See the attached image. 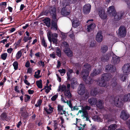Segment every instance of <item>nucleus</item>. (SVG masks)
Segmentation results:
<instances>
[{
	"label": "nucleus",
	"instance_id": "obj_1",
	"mask_svg": "<svg viewBox=\"0 0 130 130\" xmlns=\"http://www.w3.org/2000/svg\"><path fill=\"white\" fill-rule=\"evenodd\" d=\"M83 68V70L81 73L83 75V78L86 84H92V81L91 78H89L88 79H87V77L89 74V71L91 70V66L89 64L86 63L84 65Z\"/></svg>",
	"mask_w": 130,
	"mask_h": 130
},
{
	"label": "nucleus",
	"instance_id": "obj_2",
	"mask_svg": "<svg viewBox=\"0 0 130 130\" xmlns=\"http://www.w3.org/2000/svg\"><path fill=\"white\" fill-rule=\"evenodd\" d=\"M53 9L52 11L50 12V14L51 15H53L52 21V22L51 29H52L56 30L57 29V24L56 22L57 20L56 18V16L55 15L56 9L55 8H51V10Z\"/></svg>",
	"mask_w": 130,
	"mask_h": 130
},
{
	"label": "nucleus",
	"instance_id": "obj_3",
	"mask_svg": "<svg viewBox=\"0 0 130 130\" xmlns=\"http://www.w3.org/2000/svg\"><path fill=\"white\" fill-rule=\"evenodd\" d=\"M111 77L109 74L107 73L102 75L101 80L99 81V85L101 87H105L106 86V81L109 80Z\"/></svg>",
	"mask_w": 130,
	"mask_h": 130
},
{
	"label": "nucleus",
	"instance_id": "obj_4",
	"mask_svg": "<svg viewBox=\"0 0 130 130\" xmlns=\"http://www.w3.org/2000/svg\"><path fill=\"white\" fill-rule=\"evenodd\" d=\"M123 98L121 97H116L114 100L113 103L115 106L117 107H121L123 105V100L122 99Z\"/></svg>",
	"mask_w": 130,
	"mask_h": 130
},
{
	"label": "nucleus",
	"instance_id": "obj_5",
	"mask_svg": "<svg viewBox=\"0 0 130 130\" xmlns=\"http://www.w3.org/2000/svg\"><path fill=\"white\" fill-rule=\"evenodd\" d=\"M126 30L125 27L121 26L119 28L118 32V35L120 37H124L126 34Z\"/></svg>",
	"mask_w": 130,
	"mask_h": 130
},
{
	"label": "nucleus",
	"instance_id": "obj_6",
	"mask_svg": "<svg viewBox=\"0 0 130 130\" xmlns=\"http://www.w3.org/2000/svg\"><path fill=\"white\" fill-rule=\"evenodd\" d=\"M130 115L127 110H123L120 113V117L122 119L126 120L129 117Z\"/></svg>",
	"mask_w": 130,
	"mask_h": 130
},
{
	"label": "nucleus",
	"instance_id": "obj_7",
	"mask_svg": "<svg viewBox=\"0 0 130 130\" xmlns=\"http://www.w3.org/2000/svg\"><path fill=\"white\" fill-rule=\"evenodd\" d=\"M82 113V117H83V119L86 118V120L87 121H89L90 122H91L90 120L89 119V117L88 115L87 111H85L83 110H79L78 111V113Z\"/></svg>",
	"mask_w": 130,
	"mask_h": 130
},
{
	"label": "nucleus",
	"instance_id": "obj_8",
	"mask_svg": "<svg viewBox=\"0 0 130 130\" xmlns=\"http://www.w3.org/2000/svg\"><path fill=\"white\" fill-rule=\"evenodd\" d=\"M98 11L99 15L101 19H105L106 18L107 15L104 9L102 8H99L98 9Z\"/></svg>",
	"mask_w": 130,
	"mask_h": 130
},
{
	"label": "nucleus",
	"instance_id": "obj_9",
	"mask_svg": "<svg viewBox=\"0 0 130 130\" xmlns=\"http://www.w3.org/2000/svg\"><path fill=\"white\" fill-rule=\"evenodd\" d=\"M91 6L89 4H87L84 5L83 8L84 13L85 14H88L90 12Z\"/></svg>",
	"mask_w": 130,
	"mask_h": 130
},
{
	"label": "nucleus",
	"instance_id": "obj_10",
	"mask_svg": "<svg viewBox=\"0 0 130 130\" xmlns=\"http://www.w3.org/2000/svg\"><path fill=\"white\" fill-rule=\"evenodd\" d=\"M107 12L109 15L111 16L114 15L116 14V12L114 7L113 6H110L108 8Z\"/></svg>",
	"mask_w": 130,
	"mask_h": 130
},
{
	"label": "nucleus",
	"instance_id": "obj_11",
	"mask_svg": "<svg viewBox=\"0 0 130 130\" xmlns=\"http://www.w3.org/2000/svg\"><path fill=\"white\" fill-rule=\"evenodd\" d=\"M85 92L84 86L82 84H80L78 87V93L80 95L84 94Z\"/></svg>",
	"mask_w": 130,
	"mask_h": 130
},
{
	"label": "nucleus",
	"instance_id": "obj_12",
	"mask_svg": "<svg viewBox=\"0 0 130 130\" xmlns=\"http://www.w3.org/2000/svg\"><path fill=\"white\" fill-rule=\"evenodd\" d=\"M64 106H61L60 105H58L57 110L58 114L61 115L66 114V112L65 110L64 109Z\"/></svg>",
	"mask_w": 130,
	"mask_h": 130
},
{
	"label": "nucleus",
	"instance_id": "obj_13",
	"mask_svg": "<svg viewBox=\"0 0 130 130\" xmlns=\"http://www.w3.org/2000/svg\"><path fill=\"white\" fill-rule=\"evenodd\" d=\"M122 70L125 73L130 72V63L125 64L122 68Z\"/></svg>",
	"mask_w": 130,
	"mask_h": 130
},
{
	"label": "nucleus",
	"instance_id": "obj_14",
	"mask_svg": "<svg viewBox=\"0 0 130 130\" xmlns=\"http://www.w3.org/2000/svg\"><path fill=\"white\" fill-rule=\"evenodd\" d=\"M106 72H114L116 70V67L111 65H108L105 67Z\"/></svg>",
	"mask_w": 130,
	"mask_h": 130
},
{
	"label": "nucleus",
	"instance_id": "obj_15",
	"mask_svg": "<svg viewBox=\"0 0 130 130\" xmlns=\"http://www.w3.org/2000/svg\"><path fill=\"white\" fill-rule=\"evenodd\" d=\"M103 36L101 31H99L96 37V40L99 42H101L103 40Z\"/></svg>",
	"mask_w": 130,
	"mask_h": 130
},
{
	"label": "nucleus",
	"instance_id": "obj_16",
	"mask_svg": "<svg viewBox=\"0 0 130 130\" xmlns=\"http://www.w3.org/2000/svg\"><path fill=\"white\" fill-rule=\"evenodd\" d=\"M73 26L74 27H76L79 26L80 23L78 19L76 18L74 19L72 21Z\"/></svg>",
	"mask_w": 130,
	"mask_h": 130
},
{
	"label": "nucleus",
	"instance_id": "obj_17",
	"mask_svg": "<svg viewBox=\"0 0 130 130\" xmlns=\"http://www.w3.org/2000/svg\"><path fill=\"white\" fill-rule=\"evenodd\" d=\"M97 100L95 98L92 97L89 99L88 102L89 104L91 105H95L96 104Z\"/></svg>",
	"mask_w": 130,
	"mask_h": 130
},
{
	"label": "nucleus",
	"instance_id": "obj_18",
	"mask_svg": "<svg viewBox=\"0 0 130 130\" xmlns=\"http://www.w3.org/2000/svg\"><path fill=\"white\" fill-rule=\"evenodd\" d=\"M20 113L23 117H25L27 116V113L25 111V109L24 107H23L21 108Z\"/></svg>",
	"mask_w": 130,
	"mask_h": 130
},
{
	"label": "nucleus",
	"instance_id": "obj_19",
	"mask_svg": "<svg viewBox=\"0 0 130 130\" xmlns=\"http://www.w3.org/2000/svg\"><path fill=\"white\" fill-rule=\"evenodd\" d=\"M116 13L114 15H113L112 16H113L115 20H120L122 18V17L124 15V13L123 12L119 13L117 15H116Z\"/></svg>",
	"mask_w": 130,
	"mask_h": 130
},
{
	"label": "nucleus",
	"instance_id": "obj_20",
	"mask_svg": "<svg viewBox=\"0 0 130 130\" xmlns=\"http://www.w3.org/2000/svg\"><path fill=\"white\" fill-rule=\"evenodd\" d=\"M112 57V61L113 62L114 64H117L120 62V59L119 57L116 56V55H114Z\"/></svg>",
	"mask_w": 130,
	"mask_h": 130
},
{
	"label": "nucleus",
	"instance_id": "obj_21",
	"mask_svg": "<svg viewBox=\"0 0 130 130\" xmlns=\"http://www.w3.org/2000/svg\"><path fill=\"white\" fill-rule=\"evenodd\" d=\"M90 24L87 26V29L88 31H91L95 27V24L93 22H89Z\"/></svg>",
	"mask_w": 130,
	"mask_h": 130
},
{
	"label": "nucleus",
	"instance_id": "obj_22",
	"mask_svg": "<svg viewBox=\"0 0 130 130\" xmlns=\"http://www.w3.org/2000/svg\"><path fill=\"white\" fill-rule=\"evenodd\" d=\"M64 51L68 57H70L72 56V52L68 48H66L64 50Z\"/></svg>",
	"mask_w": 130,
	"mask_h": 130
},
{
	"label": "nucleus",
	"instance_id": "obj_23",
	"mask_svg": "<svg viewBox=\"0 0 130 130\" xmlns=\"http://www.w3.org/2000/svg\"><path fill=\"white\" fill-rule=\"evenodd\" d=\"M58 37V35L56 33L53 34L52 35L51 41L55 44L57 43V40L56 38Z\"/></svg>",
	"mask_w": 130,
	"mask_h": 130
},
{
	"label": "nucleus",
	"instance_id": "obj_24",
	"mask_svg": "<svg viewBox=\"0 0 130 130\" xmlns=\"http://www.w3.org/2000/svg\"><path fill=\"white\" fill-rule=\"evenodd\" d=\"M101 116H95L92 117V119L94 121L101 122L103 121V120Z\"/></svg>",
	"mask_w": 130,
	"mask_h": 130
},
{
	"label": "nucleus",
	"instance_id": "obj_25",
	"mask_svg": "<svg viewBox=\"0 0 130 130\" xmlns=\"http://www.w3.org/2000/svg\"><path fill=\"white\" fill-rule=\"evenodd\" d=\"M67 90L66 87V86L64 85H60L59 86L58 89H57V91L59 92H64Z\"/></svg>",
	"mask_w": 130,
	"mask_h": 130
},
{
	"label": "nucleus",
	"instance_id": "obj_26",
	"mask_svg": "<svg viewBox=\"0 0 130 130\" xmlns=\"http://www.w3.org/2000/svg\"><path fill=\"white\" fill-rule=\"evenodd\" d=\"M103 101L100 100H99L96 103L97 106L100 109H102L103 107Z\"/></svg>",
	"mask_w": 130,
	"mask_h": 130
},
{
	"label": "nucleus",
	"instance_id": "obj_27",
	"mask_svg": "<svg viewBox=\"0 0 130 130\" xmlns=\"http://www.w3.org/2000/svg\"><path fill=\"white\" fill-rule=\"evenodd\" d=\"M61 13L63 15H67L69 14L70 12V11H68L66 10L65 8H63L61 10Z\"/></svg>",
	"mask_w": 130,
	"mask_h": 130
},
{
	"label": "nucleus",
	"instance_id": "obj_28",
	"mask_svg": "<svg viewBox=\"0 0 130 130\" xmlns=\"http://www.w3.org/2000/svg\"><path fill=\"white\" fill-rule=\"evenodd\" d=\"M101 71L100 69H96L93 70V72L91 74V76H94L98 75L100 73Z\"/></svg>",
	"mask_w": 130,
	"mask_h": 130
},
{
	"label": "nucleus",
	"instance_id": "obj_29",
	"mask_svg": "<svg viewBox=\"0 0 130 130\" xmlns=\"http://www.w3.org/2000/svg\"><path fill=\"white\" fill-rule=\"evenodd\" d=\"M53 123L52 124L54 128V130H61V129L58 127V123L57 121H53Z\"/></svg>",
	"mask_w": 130,
	"mask_h": 130
},
{
	"label": "nucleus",
	"instance_id": "obj_30",
	"mask_svg": "<svg viewBox=\"0 0 130 130\" xmlns=\"http://www.w3.org/2000/svg\"><path fill=\"white\" fill-rule=\"evenodd\" d=\"M64 93L66 98H70L71 97V94L70 90H66L64 92Z\"/></svg>",
	"mask_w": 130,
	"mask_h": 130
},
{
	"label": "nucleus",
	"instance_id": "obj_31",
	"mask_svg": "<svg viewBox=\"0 0 130 130\" xmlns=\"http://www.w3.org/2000/svg\"><path fill=\"white\" fill-rule=\"evenodd\" d=\"M108 47L106 45L102 46L101 48V52L103 53H105L108 50Z\"/></svg>",
	"mask_w": 130,
	"mask_h": 130
},
{
	"label": "nucleus",
	"instance_id": "obj_32",
	"mask_svg": "<svg viewBox=\"0 0 130 130\" xmlns=\"http://www.w3.org/2000/svg\"><path fill=\"white\" fill-rule=\"evenodd\" d=\"M49 108L48 109L45 108V110L47 114H50L53 111V108L50 105L49 106Z\"/></svg>",
	"mask_w": 130,
	"mask_h": 130
},
{
	"label": "nucleus",
	"instance_id": "obj_33",
	"mask_svg": "<svg viewBox=\"0 0 130 130\" xmlns=\"http://www.w3.org/2000/svg\"><path fill=\"white\" fill-rule=\"evenodd\" d=\"M73 73V71L72 70L69 69L67 72V74L68 76L67 79L69 80L71 77V74Z\"/></svg>",
	"mask_w": 130,
	"mask_h": 130
},
{
	"label": "nucleus",
	"instance_id": "obj_34",
	"mask_svg": "<svg viewBox=\"0 0 130 130\" xmlns=\"http://www.w3.org/2000/svg\"><path fill=\"white\" fill-rule=\"evenodd\" d=\"M117 128V125L115 124H111L108 127V130H115Z\"/></svg>",
	"mask_w": 130,
	"mask_h": 130
},
{
	"label": "nucleus",
	"instance_id": "obj_35",
	"mask_svg": "<svg viewBox=\"0 0 130 130\" xmlns=\"http://www.w3.org/2000/svg\"><path fill=\"white\" fill-rule=\"evenodd\" d=\"M44 23L48 27H49L50 25V20L49 18H46L45 19Z\"/></svg>",
	"mask_w": 130,
	"mask_h": 130
},
{
	"label": "nucleus",
	"instance_id": "obj_36",
	"mask_svg": "<svg viewBox=\"0 0 130 130\" xmlns=\"http://www.w3.org/2000/svg\"><path fill=\"white\" fill-rule=\"evenodd\" d=\"M53 34H51V32L50 31H48L47 32V36L48 37V39L50 41L51 43H52L51 41V37L52 35H53Z\"/></svg>",
	"mask_w": 130,
	"mask_h": 130
},
{
	"label": "nucleus",
	"instance_id": "obj_37",
	"mask_svg": "<svg viewBox=\"0 0 130 130\" xmlns=\"http://www.w3.org/2000/svg\"><path fill=\"white\" fill-rule=\"evenodd\" d=\"M36 84L37 86L39 88H42V84L41 80L37 81L36 82Z\"/></svg>",
	"mask_w": 130,
	"mask_h": 130
},
{
	"label": "nucleus",
	"instance_id": "obj_38",
	"mask_svg": "<svg viewBox=\"0 0 130 130\" xmlns=\"http://www.w3.org/2000/svg\"><path fill=\"white\" fill-rule=\"evenodd\" d=\"M21 50L18 51L16 55V57L17 59H19L21 56L22 54Z\"/></svg>",
	"mask_w": 130,
	"mask_h": 130
},
{
	"label": "nucleus",
	"instance_id": "obj_39",
	"mask_svg": "<svg viewBox=\"0 0 130 130\" xmlns=\"http://www.w3.org/2000/svg\"><path fill=\"white\" fill-rule=\"evenodd\" d=\"M56 51L57 55L59 57L61 56V52L60 49L58 47L56 48Z\"/></svg>",
	"mask_w": 130,
	"mask_h": 130
},
{
	"label": "nucleus",
	"instance_id": "obj_40",
	"mask_svg": "<svg viewBox=\"0 0 130 130\" xmlns=\"http://www.w3.org/2000/svg\"><path fill=\"white\" fill-rule=\"evenodd\" d=\"M89 93L88 92H85L83 96L82 97V99L85 100L87 99L89 96Z\"/></svg>",
	"mask_w": 130,
	"mask_h": 130
},
{
	"label": "nucleus",
	"instance_id": "obj_41",
	"mask_svg": "<svg viewBox=\"0 0 130 130\" xmlns=\"http://www.w3.org/2000/svg\"><path fill=\"white\" fill-rule=\"evenodd\" d=\"M40 73V71L39 70H38L37 72H35V75H34L35 77L37 78H39L40 77L39 76Z\"/></svg>",
	"mask_w": 130,
	"mask_h": 130
},
{
	"label": "nucleus",
	"instance_id": "obj_42",
	"mask_svg": "<svg viewBox=\"0 0 130 130\" xmlns=\"http://www.w3.org/2000/svg\"><path fill=\"white\" fill-rule=\"evenodd\" d=\"M13 66L14 67V69L17 70L18 68V63L17 61H14L13 64Z\"/></svg>",
	"mask_w": 130,
	"mask_h": 130
},
{
	"label": "nucleus",
	"instance_id": "obj_43",
	"mask_svg": "<svg viewBox=\"0 0 130 130\" xmlns=\"http://www.w3.org/2000/svg\"><path fill=\"white\" fill-rule=\"evenodd\" d=\"M58 71L60 73L62 76H63L66 72V70L63 69L59 70Z\"/></svg>",
	"mask_w": 130,
	"mask_h": 130
},
{
	"label": "nucleus",
	"instance_id": "obj_44",
	"mask_svg": "<svg viewBox=\"0 0 130 130\" xmlns=\"http://www.w3.org/2000/svg\"><path fill=\"white\" fill-rule=\"evenodd\" d=\"M117 80L113 79L111 83L112 86L113 87H115L117 85Z\"/></svg>",
	"mask_w": 130,
	"mask_h": 130
},
{
	"label": "nucleus",
	"instance_id": "obj_45",
	"mask_svg": "<svg viewBox=\"0 0 130 130\" xmlns=\"http://www.w3.org/2000/svg\"><path fill=\"white\" fill-rule=\"evenodd\" d=\"M77 0H68L69 3L66 4V6H67L69 5L70 4H74L77 1Z\"/></svg>",
	"mask_w": 130,
	"mask_h": 130
},
{
	"label": "nucleus",
	"instance_id": "obj_46",
	"mask_svg": "<svg viewBox=\"0 0 130 130\" xmlns=\"http://www.w3.org/2000/svg\"><path fill=\"white\" fill-rule=\"evenodd\" d=\"M42 44L44 47H46L47 46V44L45 42L44 39L43 38L41 39Z\"/></svg>",
	"mask_w": 130,
	"mask_h": 130
},
{
	"label": "nucleus",
	"instance_id": "obj_47",
	"mask_svg": "<svg viewBox=\"0 0 130 130\" xmlns=\"http://www.w3.org/2000/svg\"><path fill=\"white\" fill-rule=\"evenodd\" d=\"M32 39V37L28 36H25L23 39V40L25 42H26L28 40H31Z\"/></svg>",
	"mask_w": 130,
	"mask_h": 130
},
{
	"label": "nucleus",
	"instance_id": "obj_48",
	"mask_svg": "<svg viewBox=\"0 0 130 130\" xmlns=\"http://www.w3.org/2000/svg\"><path fill=\"white\" fill-rule=\"evenodd\" d=\"M97 93V90L94 89L93 90H92L91 93V94L93 96L96 95Z\"/></svg>",
	"mask_w": 130,
	"mask_h": 130
},
{
	"label": "nucleus",
	"instance_id": "obj_49",
	"mask_svg": "<svg viewBox=\"0 0 130 130\" xmlns=\"http://www.w3.org/2000/svg\"><path fill=\"white\" fill-rule=\"evenodd\" d=\"M7 55V54L6 53H5L2 54L1 55L2 59L3 60H5L6 59Z\"/></svg>",
	"mask_w": 130,
	"mask_h": 130
},
{
	"label": "nucleus",
	"instance_id": "obj_50",
	"mask_svg": "<svg viewBox=\"0 0 130 130\" xmlns=\"http://www.w3.org/2000/svg\"><path fill=\"white\" fill-rule=\"evenodd\" d=\"M91 108L90 107L88 106H86L84 107H83L82 108V110H83L85 111H87V110H89Z\"/></svg>",
	"mask_w": 130,
	"mask_h": 130
},
{
	"label": "nucleus",
	"instance_id": "obj_51",
	"mask_svg": "<svg viewBox=\"0 0 130 130\" xmlns=\"http://www.w3.org/2000/svg\"><path fill=\"white\" fill-rule=\"evenodd\" d=\"M41 100H39L37 102V103L35 105V106L37 107L40 106L41 105Z\"/></svg>",
	"mask_w": 130,
	"mask_h": 130
},
{
	"label": "nucleus",
	"instance_id": "obj_52",
	"mask_svg": "<svg viewBox=\"0 0 130 130\" xmlns=\"http://www.w3.org/2000/svg\"><path fill=\"white\" fill-rule=\"evenodd\" d=\"M25 101L27 102L30 99V96L28 95H25Z\"/></svg>",
	"mask_w": 130,
	"mask_h": 130
},
{
	"label": "nucleus",
	"instance_id": "obj_53",
	"mask_svg": "<svg viewBox=\"0 0 130 130\" xmlns=\"http://www.w3.org/2000/svg\"><path fill=\"white\" fill-rule=\"evenodd\" d=\"M7 116L6 114L5 113H2L1 115V118L3 119L6 118Z\"/></svg>",
	"mask_w": 130,
	"mask_h": 130
},
{
	"label": "nucleus",
	"instance_id": "obj_54",
	"mask_svg": "<svg viewBox=\"0 0 130 130\" xmlns=\"http://www.w3.org/2000/svg\"><path fill=\"white\" fill-rule=\"evenodd\" d=\"M61 35H62V38L63 40H64L67 37V34L63 32H62L61 33Z\"/></svg>",
	"mask_w": 130,
	"mask_h": 130
},
{
	"label": "nucleus",
	"instance_id": "obj_55",
	"mask_svg": "<svg viewBox=\"0 0 130 130\" xmlns=\"http://www.w3.org/2000/svg\"><path fill=\"white\" fill-rule=\"evenodd\" d=\"M123 101L125 102L129 101L127 97V94L126 95L123 97Z\"/></svg>",
	"mask_w": 130,
	"mask_h": 130
},
{
	"label": "nucleus",
	"instance_id": "obj_56",
	"mask_svg": "<svg viewBox=\"0 0 130 130\" xmlns=\"http://www.w3.org/2000/svg\"><path fill=\"white\" fill-rule=\"evenodd\" d=\"M6 3L5 2H2L1 3L0 6L1 7L3 8H5L6 7Z\"/></svg>",
	"mask_w": 130,
	"mask_h": 130
},
{
	"label": "nucleus",
	"instance_id": "obj_57",
	"mask_svg": "<svg viewBox=\"0 0 130 130\" xmlns=\"http://www.w3.org/2000/svg\"><path fill=\"white\" fill-rule=\"evenodd\" d=\"M38 64L40 66L43 67L44 66V62L42 61H39L38 62Z\"/></svg>",
	"mask_w": 130,
	"mask_h": 130
},
{
	"label": "nucleus",
	"instance_id": "obj_58",
	"mask_svg": "<svg viewBox=\"0 0 130 130\" xmlns=\"http://www.w3.org/2000/svg\"><path fill=\"white\" fill-rule=\"evenodd\" d=\"M61 101L64 103H66L67 100L66 98L63 96L62 95H61Z\"/></svg>",
	"mask_w": 130,
	"mask_h": 130
},
{
	"label": "nucleus",
	"instance_id": "obj_59",
	"mask_svg": "<svg viewBox=\"0 0 130 130\" xmlns=\"http://www.w3.org/2000/svg\"><path fill=\"white\" fill-rule=\"evenodd\" d=\"M46 85L47 86V88L46 89L45 91L47 93L50 91L51 89L50 87L48 86L47 84H46Z\"/></svg>",
	"mask_w": 130,
	"mask_h": 130
},
{
	"label": "nucleus",
	"instance_id": "obj_60",
	"mask_svg": "<svg viewBox=\"0 0 130 130\" xmlns=\"http://www.w3.org/2000/svg\"><path fill=\"white\" fill-rule=\"evenodd\" d=\"M32 69L31 68H29L27 69V73L31 74L32 72Z\"/></svg>",
	"mask_w": 130,
	"mask_h": 130
},
{
	"label": "nucleus",
	"instance_id": "obj_61",
	"mask_svg": "<svg viewBox=\"0 0 130 130\" xmlns=\"http://www.w3.org/2000/svg\"><path fill=\"white\" fill-rule=\"evenodd\" d=\"M63 46L65 47H67L68 46V44L66 42H63L62 43V44Z\"/></svg>",
	"mask_w": 130,
	"mask_h": 130
},
{
	"label": "nucleus",
	"instance_id": "obj_62",
	"mask_svg": "<svg viewBox=\"0 0 130 130\" xmlns=\"http://www.w3.org/2000/svg\"><path fill=\"white\" fill-rule=\"evenodd\" d=\"M77 83H73L72 82V83H71V87L73 89L75 88V87L76 86V85Z\"/></svg>",
	"mask_w": 130,
	"mask_h": 130
},
{
	"label": "nucleus",
	"instance_id": "obj_63",
	"mask_svg": "<svg viewBox=\"0 0 130 130\" xmlns=\"http://www.w3.org/2000/svg\"><path fill=\"white\" fill-rule=\"evenodd\" d=\"M66 103H67L68 105L70 108L72 107V105L71 103V102L70 101L67 100Z\"/></svg>",
	"mask_w": 130,
	"mask_h": 130
},
{
	"label": "nucleus",
	"instance_id": "obj_64",
	"mask_svg": "<svg viewBox=\"0 0 130 130\" xmlns=\"http://www.w3.org/2000/svg\"><path fill=\"white\" fill-rule=\"evenodd\" d=\"M126 78V76L124 75L122 76L121 78V80L123 81H125Z\"/></svg>",
	"mask_w": 130,
	"mask_h": 130
}]
</instances>
